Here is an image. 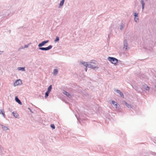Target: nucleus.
I'll return each mask as SVG.
<instances>
[{
	"instance_id": "72a5a7b5",
	"label": "nucleus",
	"mask_w": 156,
	"mask_h": 156,
	"mask_svg": "<svg viewBox=\"0 0 156 156\" xmlns=\"http://www.w3.org/2000/svg\"><path fill=\"white\" fill-rule=\"evenodd\" d=\"M3 52V51H0V54H2Z\"/></svg>"
},
{
	"instance_id": "cd10ccee",
	"label": "nucleus",
	"mask_w": 156,
	"mask_h": 156,
	"mask_svg": "<svg viewBox=\"0 0 156 156\" xmlns=\"http://www.w3.org/2000/svg\"><path fill=\"white\" fill-rule=\"evenodd\" d=\"M30 44H27V45H24V48H27V47H28L29 46V45Z\"/></svg>"
},
{
	"instance_id": "393cba45",
	"label": "nucleus",
	"mask_w": 156,
	"mask_h": 156,
	"mask_svg": "<svg viewBox=\"0 0 156 156\" xmlns=\"http://www.w3.org/2000/svg\"><path fill=\"white\" fill-rule=\"evenodd\" d=\"M59 40V37H56L55 38V40L54 41L55 42H56L58 41Z\"/></svg>"
},
{
	"instance_id": "39448f33",
	"label": "nucleus",
	"mask_w": 156,
	"mask_h": 156,
	"mask_svg": "<svg viewBox=\"0 0 156 156\" xmlns=\"http://www.w3.org/2000/svg\"><path fill=\"white\" fill-rule=\"evenodd\" d=\"M112 103L115 106L116 108L119 109L120 108V105L117 102L114 101H112Z\"/></svg>"
},
{
	"instance_id": "9d476101",
	"label": "nucleus",
	"mask_w": 156,
	"mask_h": 156,
	"mask_svg": "<svg viewBox=\"0 0 156 156\" xmlns=\"http://www.w3.org/2000/svg\"><path fill=\"white\" fill-rule=\"evenodd\" d=\"M63 93L68 97L69 98H71V95L66 90H63Z\"/></svg>"
},
{
	"instance_id": "c756f323",
	"label": "nucleus",
	"mask_w": 156,
	"mask_h": 156,
	"mask_svg": "<svg viewBox=\"0 0 156 156\" xmlns=\"http://www.w3.org/2000/svg\"><path fill=\"white\" fill-rule=\"evenodd\" d=\"M109 28V30H110V33H111L112 30V27H110Z\"/></svg>"
},
{
	"instance_id": "4be33fe9",
	"label": "nucleus",
	"mask_w": 156,
	"mask_h": 156,
	"mask_svg": "<svg viewBox=\"0 0 156 156\" xmlns=\"http://www.w3.org/2000/svg\"><path fill=\"white\" fill-rule=\"evenodd\" d=\"M50 93V92L47 91L45 93V95L44 97L45 98H47L49 95V94Z\"/></svg>"
},
{
	"instance_id": "ddd939ff",
	"label": "nucleus",
	"mask_w": 156,
	"mask_h": 156,
	"mask_svg": "<svg viewBox=\"0 0 156 156\" xmlns=\"http://www.w3.org/2000/svg\"><path fill=\"white\" fill-rule=\"evenodd\" d=\"M12 113L13 116L15 118H18V117L19 116V115L17 113H15L14 112H12Z\"/></svg>"
},
{
	"instance_id": "20e7f679",
	"label": "nucleus",
	"mask_w": 156,
	"mask_h": 156,
	"mask_svg": "<svg viewBox=\"0 0 156 156\" xmlns=\"http://www.w3.org/2000/svg\"><path fill=\"white\" fill-rule=\"evenodd\" d=\"M124 47L123 48L126 50L129 49V48L128 46L127 42L126 40H125L124 41Z\"/></svg>"
},
{
	"instance_id": "58836bf2",
	"label": "nucleus",
	"mask_w": 156,
	"mask_h": 156,
	"mask_svg": "<svg viewBox=\"0 0 156 156\" xmlns=\"http://www.w3.org/2000/svg\"><path fill=\"white\" fill-rule=\"evenodd\" d=\"M146 1H147L148 0H146Z\"/></svg>"
},
{
	"instance_id": "f704fd0d",
	"label": "nucleus",
	"mask_w": 156,
	"mask_h": 156,
	"mask_svg": "<svg viewBox=\"0 0 156 156\" xmlns=\"http://www.w3.org/2000/svg\"><path fill=\"white\" fill-rule=\"evenodd\" d=\"M28 109L31 112V110L29 108Z\"/></svg>"
},
{
	"instance_id": "6e6552de",
	"label": "nucleus",
	"mask_w": 156,
	"mask_h": 156,
	"mask_svg": "<svg viewBox=\"0 0 156 156\" xmlns=\"http://www.w3.org/2000/svg\"><path fill=\"white\" fill-rule=\"evenodd\" d=\"M21 83H22L21 80L20 79L18 80L14 83L13 86L14 87H16L19 84H20Z\"/></svg>"
},
{
	"instance_id": "4468645a",
	"label": "nucleus",
	"mask_w": 156,
	"mask_h": 156,
	"mask_svg": "<svg viewBox=\"0 0 156 156\" xmlns=\"http://www.w3.org/2000/svg\"><path fill=\"white\" fill-rule=\"evenodd\" d=\"M81 64H82L84 66H85L86 67H87V65L88 64V63L83 61L82 62H81Z\"/></svg>"
},
{
	"instance_id": "f3484780",
	"label": "nucleus",
	"mask_w": 156,
	"mask_h": 156,
	"mask_svg": "<svg viewBox=\"0 0 156 156\" xmlns=\"http://www.w3.org/2000/svg\"><path fill=\"white\" fill-rule=\"evenodd\" d=\"M143 87L147 90H149L150 89V88L149 87H148L146 85H144L143 86Z\"/></svg>"
},
{
	"instance_id": "a878e982",
	"label": "nucleus",
	"mask_w": 156,
	"mask_h": 156,
	"mask_svg": "<svg viewBox=\"0 0 156 156\" xmlns=\"http://www.w3.org/2000/svg\"><path fill=\"white\" fill-rule=\"evenodd\" d=\"M51 127L53 129H54L55 128V126L54 124H51Z\"/></svg>"
},
{
	"instance_id": "1a4fd4ad",
	"label": "nucleus",
	"mask_w": 156,
	"mask_h": 156,
	"mask_svg": "<svg viewBox=\"0 0 156 156\" xmlns=\"http://www.w3.org/2000/svg\"><path fill=\"white\" fill-rule=\"evenodd\" d=\"M123 103L124 105H126L128 108H132V106L131 105L128 104L125 101H123Z\"/></svg>"
},
{
	"instance_id": "f03ea898",
	"label": "nucleus",
	"mask_w": 156,
	"mask_h": 156,
	"mask_svg": "<svg viewBox=\"0 0 156 156\" xmlns=\"http://www.w3.org/2000/svg\"><path fill=\"white\" fill-rule=\"evenodd\" d=\"M108 60L111 62L112 64L116 65L119 60L116 58L111 57H108Z\"/></svg>"
},
{
	"instance_id": "dca6fc26",
	"label": "nucleus",
	"mask_w": 156,
	"mask_h": 156,
	"mask_svg": "<svg viewBox=\"0 0 156 156\" xmlns=\"http://www.w3.org/2000/svg\"><path fill=\"white\" fill-rule=\"evenodd\" d=\"M140 2L142 5V9H143L144 8L145 3L144 0H141Z\"/></svg>"
},
{
	"instance_id": "412c9836",
	"label": "nucleus",
	"mask_w": 156,
	"mask_h": 156,
	"mask_svg": "<svg viewBox=\"0 0 156 156\" xmlns=\"http://www.w3.org/2000/svg\"><path fill=\"white\" fill-rule=\"evenodd\" d=\"M51 89H52V85H51L48 87V90L47 91H48L50 92V91H51Z\"/></svg>"
},
{
	"instance_id": "c85d7f7f",
	"label": "nucleus",
	"mask_w": 156,
	"mask_h": 156,
	"mask_svg": "<svg viewBox=\"0 0 156 156\" xmlns=\"http://www.w3.org/2000/svg\"><path fill=\"white\" fill-rule=\"evenodd\" d=\"M49 41L48 40L45 41H44L43 42H44V43L45 44H46L48 43L49 42Z\"/></svg>"
},
{
	"instance_id": "423d86ee",
	"label": "nucleus",
	"mask_w": 156,
	"mask_h": 156,
	"mask_svg": "<svg viewBox=\"0 0 156 156\" xmlns=\"http://www.w3.org/2000/svg\"><path fill=\"white\" fill-rule=\"evenodd\" d=\"M133 14L134 16V20L137 23L139 20L138 13L136 12H133Z\"/></svg>"
},
{
	"instance_id": "b1692460",
	"label": "nucleus",
	"mask_w": 156,
	"mask_h": 156,
	"mask_svg": "<svg viewBox=\"0 0 156 156\" xmlns=\"http://www.w3.org/2000/svg\"><path fill=\"white\" fill-rule=\"evenodd\" d=\"M91 68L92 69H98V67L95 66H94L92 65Z\"/></svg>"
},
{
	"instance_id": "c9c22d12",
	"label": "nucleus",
	"mask_w": 156,
	"mask_h": 156,
	"mask_svg": "<svg viewBox=\"0 0 156 156\" xmlns=\"http://www.w3.org/2000/svg\"><path fill=\"white\" fill-rule=\"evenodd\" d=\"M108 38H109V37H110V34H109L108 35Z\"/></svg>"
},
{
	"instance_id": "9b49d317",
	"label": "nucleus",
	"mask_w": 156,
	"mask_h": 156,
	"mask_svg": "<svg viewBox=\"0 0 156 156\" xmlns=\"http://www.w3.org/2000/svg\"><path fill=\"white\" fill-rule=\"evenodd\" d=\"M0 125L2 126V128L4 131L7 130L9 129L7 126H4L0 123Z\"/></svg>"
},
{
	"instance_id": "6ab92c4d",
	"label": "nucleus",
	"mask_w": 156,
	"mask_h": 156,
	"mask_svg": "<svg viewBox=\"0 0 156 156\" xmlns=\"http://www.w3.org/2000/svg\"><path fill=\"white\" fill-rule=\"evenodd\" d=\"M0 114H1L4 117H5V113L4 111L2 109L0 110Z\"/></svg>"
},
{
	"instance_id": "2eb2a0df",
	"label": "nucleus",
	"mask_w": 156,
	"mask_h": 156,
	"mask_svg": "<svg viewBox=\"0 0 156 156\" xmlns=\"http://www.w3.org/2000/svg\"><path fill=\"white\" fill-rule=\"evenodd\" d=\"M58 73V70L57 69H54L53 72V74L55 76L57 75Z\"/></svg>"
},
{
	"instance_id": "7ed1b4c3",
	"label": "nucleus",
	"mask_w": 156,
	"mask_h": 156,
	"mask_svg": "<svg viewBox=\"0 0 156 156\" xmlns=\"http://www.w3.org/2000/svg\"><path fill=\"white\" fill-rule=\"evenodd\" d=\"M3 12L4 14L3 15L4 16L8 17L12 16L13 14V12L11 10H3Z\"/></svg>"
},
{
	"instance_id": "e433bc0d",
	"label": "nucleus",
	"mask_w": 156,
	"mask_h": 156,
	"mask_svg": "<svg viewBox=\"0 0 156 156\" xmlns=\"http://www.w3.org/2000/svg\"><path fill=\"white\" fill-rule=\"evenodd\" d=\"M77 119H78V120H79V119H78V118H77Z\"/></svg>"
},
{
	"instance_id": "473e14b6",
	"label": "nucleus",
	"mask_w": 156,
	"mask_h": 156,
	"mask_svg": "<svg viewBox=\"0 0 156 156\" xmlns=\"http://www.w3.org/2000/svg\"><path fill=\"white\" fill-rule=\"evenodd\" d=\"M87 67H86V68H85V71H86V72H87Z\"/></svg>"
},
{
	"instance_id": "f257e3e1",
	"label": "nucleus",
	"mask_w": 156,
	"mask_h": 156,
	"mask_svg": "<svg viewBox=\"0 0 156 156\" xmlns=\"http://www.w3.org/2000/svg\"><path fill=\"white\" fill-rule=\"evenodd\" d=\"M44 44H45L44 43V42L43 41L39 44L38 45L39 49L42 51H47L51 49L52 47V46L51 45H50L48 47L45 48L41 47L42 46H44Z\"/></svg>"
},
{
	"instance_id": "2f4dec72",
	"label": "nucleus",
	"mask_w": 156,
	"mask_h": 156,
	"mask_svg": "<svg viewBox=\"0 0 156 156\" xmlns=\"http://www.w3.org/2000/svg\"><path fill=\"white\" fill-rule=\"evenodd\" d=\"M96 62V61L95 60H92L91 62V63H93L94 64H95V62Z\"/></svg>"
},
{
	"instance_id": "a211bd4d",
	"label": "nucleus",
	"mask_w": 156,
	"mask_h": 156,
	"mask_svg": "<svg viewBox=\"0 0 156 156\" xmlns=\"http://www.w3.org/2000/svg\"><path fill=\"white\" fill-rule=\"evenodd\" d=\"M17 69L19 70H21L23 71H25V67H18Z\"/></svg>"
},
{
	"instance_id": "4c0bfd02",
	"label": "nucleus",
	"mask_w": 156,
	"mask_h": 156,
	"mask_svg": "<svg viewBox=\"0 0 156 156\" xmlns=\"http://www.w3.org/2000/svg\"><path fill=\"white\" fill-rule=\"evenodd\" d=\"M155 88H156V86H155Z\"/></svg>"
},
{
	"instance_id": "5701e85b",
	"label": "nucleus",
	"mask_w": 156,
	"mask_h": 156,
	"mask_svg": "<svg viewBox=\"0 0 156 156\" xmlns=\"http://www.w3.org/2000/svg\"><path fill=\"white\" fill-rule=\"evenodd\" d=\"M124 24L122 23L120 25V29L122 30L123 28Z\"/></svg>"
},
{
	"instance_id": "aec40b11",
	"label": "nucleus",
	"mask_w": 156,
	"mask_h": 156,
	"mask_svg": "<svg viewBox=\"0 0 156 156\" xmlns=\"http://www.w3.org/2000/svg\"><path fill=\"white\" fill-rule=\"evenodd\" d=\"M65 0H62L60 2V3L59 4V6H62Z\"/></svg>"
},
{
	"instance_id": "7c9ffc66",
	"label": "nucleus",
	"mask_w": 156,
	"mask_h": 156,
	"mask_svg": "<svg viewBox=\"0 0 156 156\" xmlns=\"http://www.w3.org/2000/svg\"><path fill=\"white\" fill-rule=\"evenodd\" d=\"M24 46H22L20 47V48L19 49V50L20 51V49H24Z\"/></svg>"
},
{
	"instance_id": "bb28decb",
	"label": "nucleus",
	"mask_w": 156,
	"mask_h": 156,
	"mask_svg": "<svg viewBox=\"0 0 156 156\" xmlns=\"http://www.w3.org/2000/svg\"><path fill=\"white\" fill-rule=\"evenodd\" d=\"M91 65H91V64H90L89 63H88V65H87V67H88V68H91Z\"/></svg>"
},
{
	"instance_id": "f8f14e48",
	"label": "nucleus",
	"mask_w": 156,
	"mask_h": 156,
	"mask_svg": "<svg viewBox=\"0 0 156 156\" xmlns=\"http://www.w3.org/2000/svg\"><path fill=\"white\" fill-rule=\"evenodd\" d=\"M15 100L20 105H22V103L20 99L18 98L17 96L15 97Z\"/></svg>"
},
{
	"instance_id": "0eeeda50",
	"label": "nucleus",
	"mask_w": 156,
	"mask_h": 156,
	"mask_svg": "<svg viewBox=\"0 0 156 156\" xmlns=\"http://www.w3.org/2000/svg\"><path fill=\"white\" fill-rule=\"evenodd\" d=\"M114 90L115 91L117 92L120 95V96L122 98H124V95L123 93L121 91L115 88L114 89Z\"/></svg>"
}]
</instances>
